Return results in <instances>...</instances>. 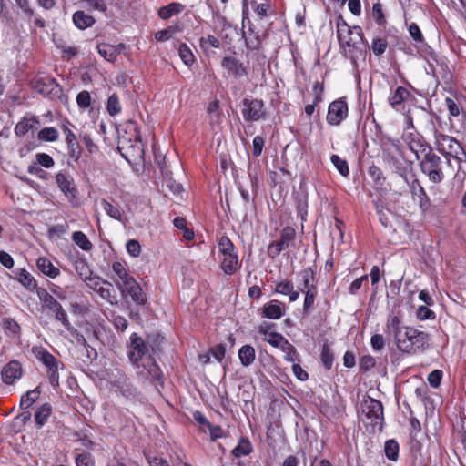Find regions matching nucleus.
<instances>
[{
    "mask_svg": "<svg viewBox=\"0 0 466 466\" xmlns=\"http://www.w3.org/2000/svg\"><path fill=\"white\" fill-rule=\"evenodd\" d=\"M127 355L141 380L156 385L160 382L162 371L155 360L147 355V348L143 339L136 333L130 336Z\"/></svg>",
    "mask_w": 466,
    "mask_h": 466,
    "instance_id": "obj_1",
    "label": "nucleus"
},
{
    "mask_svg": "<svg viewBox=\"0 0 466 466\" xmlns=\"http://www.w3.org/2000/svg\"><path fill=\"white\" fill-rule=\"evenodd\" d=\"M112 270L116 276L114 281L123 295L129 296L137 305H143L146 299L142 293V289L136 279L129 274L125 265L116 261L112 264Z\"/></svg>",
    "mask_w": 466,
    "mask_h": 466,
    "instance_id": "obj_2",
    "label": "nucleus"
},
{
    "mask_svg": "<svg viewBox=\"0 0 466 466\" xmlns=\"http://www.w3.org/2000/svg\"><path fill=\"white\" fill-rule=\"evenodd\" d=\"M360 418L366 427H370L373 431H381L384 420L381 402L370 396H364L360 402Z\"/></svg>",
    "mask_w": 466,
    "mask_h": 466,
    "instance_id": "obj_3",
    "label": "nucleus"
},
{
    "mask_svg": "<svg viewBox=\"0 0 466 466\" xmlns=\"http://www.w3.org/2000/svg\"><path fill=\"white\" fill-rule=\"evenodd\" d=\"M434 143L436 149L444 157H451L459 163L466 159V152L461 143L454 137L442 134L437 129H433Z\"/></svg>",
    "mask_w": 466,
    "mask_h": 466,
    "instance_id": "obj_4",
    "label": "nucleus"
},
{
    "mask_svg": "<svg viewBox=\"0 0 466 466\" xmlns=\"http://www.w3.org/2000/svg\"><path fill=\"white\" fill-rule=\"evenodd\" d=\"M337 36L342 47H357L363 40L361 28L350 27L342 17L337 21Z\"/></svg>",
    "mask_w": 466,
    "mask_h": 466,
    "instance_id": "obj_5",
    "label": "nucleus"
},
{
    "mask_svg": "<svg viewBox=\"0 0 466 466\" xmlns=\"http://www.w3.org/2000/svg\"><path fill=\"white\" fill-rule=\"evenodd\" d=\"M441 163V157L431 150L421 157L420 167L431 182L438 184L444 179Z\"/></svg>",
    "mask_w": 466,
    "mask_h": 466,
    "instance_id": "obj_6",
    "label": "nucleus"
},
{
    "mask_svg": "<svg viewBox=\"0 0 466 466\" xmlns=\"http://www.w3.org/2000/svg\"><path fill=\"white\" fill-rule=\"evenodd\" d=\"M34 356L46 368L50 384L56 387L59 384L58 360L41 346L32 348Z\"/></svg>",
    "mask_w": 466,
    "mask_h": 466,
    "instance_id": "obj_7",
    "label": "nucleus"
},
{
    "mask_svg": "<svg viewBox=\"0 0 466 466\" xmlns=\"http://www.w3.org/2000/svg\"><path fill=\"white\" fill-rule=\"evenodd\" d=\"M241 113L246 121L256 122L263 118L265 115L264 103L262 100L245 98L242 101Z\"/></svg>",
    "mask_w": 466,
    "mask_h": 466,
    "instance_id": "obj_8",
    "label": "nucleus"
},
{
    "mask_svg": "<svg viewBox=\"0 0 466 466\" xmlns=\"http://www.w3.org/2000/svg\"><path fill=\"white\" fill-rule=\"evenodd\" d=\"M404 179L409 185V189L412 195L413 199L418 201L419 206L422 211H426L430 208L431 202L420 181L413 176L410 177L405 176Z\"/></svg>",
    "mask_w": 466,
    "mask_h": 466,
    "instance_id": "obj_9",
    "label": "nucleus"
},
{
    "mask_svg": "<svg viewBox=\"0 0 466 466\" xmlns=\"http://www.w3.org/2000/svg\"><path fill=\"white\" fill-rule=\"evenodd\" d=\"M348 116V105L343 99L330 103L327 114V122L330 125H339Z\"/></svg>",
    "mask_w": 466,
    "mask_h": 466,
    "instance_id": "obj_10",
    "label": "nucleus"
},
{
    "mask_svg": "<svg viewBox=\"0 0 466 466\" xmlns=\"http://www.w3.org/2000/svg\"><path fill=\"white\" fill-rule=\"evenodd\" d=\"M56 183L69 201H72L76 198L77 188L74 178L70 174L58 172L56 175Z\"/></svg>",
    "mask_w": 466,
    "mask_h": 466,
    "instance_id": "obj_11",
    "label": "nucleus"
},
{
    "mask_svg": "<svg viewBox=\"0 0 466 466\" xmlns=\"http://www.w3.org/2000/svg\"><path fill=\"white\" fill-rule=\"evenodd\" d=\"M409 148L415 154L417 159H420L431 150V147L419 134H409L405 137Z\"/></svg>",
    "mask_w": 466,
    "mask_h": 466,
    "instance_id": "obj_12",
    "label": "nucleus"
},
{
    "mask_svg": "<svg viewBox=\"0 0 466 466\" xmlns=\"http://www.w3.org/2000/svg\"><path fill=\"white\" fill-rule=\"evenodd\" d=\"M23 374L22 365L17 360H11L2 369V380L5 384L11 385L19 380Z\"/></svg>",
    "mask_w": 466,
    "mask_h": 466,
    "instance_id": "obj_13",
    "label": "nucleus"
},
{
    "mask_svg": "<svg viewBox=\"0 0 466 466\" xmlns=\"http://www.w3.org/2000/svg\"><path fill=\"white\" fill-rule=\"evenodd\" d=\"M285 314V306L277 299H272L261 308L260 315L262 318L269 319H279Z\"/></svg>",
    "mask_w": 466,
    "mask_h": 466,
    "instance_id": "obj_14",
    "label": "nucleus"
},
{
    "mask_svg": "<svg viewBox=\"0 0 466 466\" xmlns=\"http://www.w3.org/2000/svg\"><path fill=\"white\" fill-rule=\"evenodd\" d=\"M221 66L229 76L235 78H240L247 75L242 62L234 56H225L221 61Z\"/></svg>",
    "mask_w": 466,
    "mask_h": 466,
    "instance_id": "obj_15",
    "label": "nucleus"
},
{
    "mask_svg": "<svg viewBox=\"0 0 466 466\" xmlns=\"http://www.w3.org/2000/svg\"><path fill=\"white\" fill-rule=\"evenodd\" d=\"M295 238V230L290 227H286L283 228L280 234V238L278 241H275L270 244V250L274 253V255H279L284 249H286L289 243L293 241Z\"/></svg>",
    "mask_w": 466,
    "mask_h": 466,
    "instance_id": "obj_16",
    "label": "nucleus"
},
{
    "mask_svg": "<svg viewBox=\"0 0 466 466\" xmlns=\"http://www.w3.org/2000/svg\"><path fill=\"white\" fill-rule=\"evenodd\" d=\"M62 129L67 144L68 155L71 158L77 160L81 155V147L76 140V136L67 125H63Z\"/></svg>",
    "mask_w": 466,
    "mask_h": 466,
    "instance_id": "obj_17",
    "label": "nucleus"
},
{
    "mask_svg": "<svg viewBox=\"0 0 466 466\" xmlns=\"http://www.w3.org/2000/svg\"><path fill=\"white\" fill-rule=\"evenodd\" d=\"M413 334H415V329L405 327L396 337H394L396 346L400 351L411 353L410 339Z\"/></svg>",
    "mask_w": 466,
    "mask_h": 466,
    "instance_id": "obj_18",
    "label": "nucleus"
},
{
    "mask_svg": "<svg viewBox=\"0 0 466 466\" xmlns=\"http://www.w3.org/2000/svg\"><path fill=\"white\" fill-rule=\"evenodd\" d=\"M410 96L411 94L407 88L398 86L395 90L391 91L388 97V102L393 109L399 111L402 104L407 101Z\"/></svg>",
    "mask_w": 466,
    "mask_h": 466,
    "instance_id": "obj_19",
    "label": "nucleus"
},
{
    "mask_svg": "<svg viewBox=\"0 0 466 466\" xmlns=\"http://www.w3.org/2000/svg\"><path fill=\"white\" fill-rule=\"evenodd\" d=\"M264 340L275 348H279L283 351L288 353H294V347L280 334L275 331L267 334V338Z\"/></svg>",
    "mask_w": 466,
    "mask_h": 466,
    "instance_id": "obj_20",
    "label": "nucleus"
},
{
    "mask_svg": "<svg viewBox=\"0 0 466 466\" xmlns=\"http://www.w3.org/2000/svg\"><path fill=\"white\" fill-rule=\"evenodd\" d=\"M406 326L402 325V318L399 314H390L388 316L385 332L391 337H396Z\"/></svg>",
    "mask_w": 466,
    "mask_h": 466,
    "instance_id": "obj_21",
    "label": "nucleus"
},
{
    "mask_svg": "<svg viewBox=\"0 0 466 466\" xmlns=\"http://www.w3.org/2000/svg\"><path fill=\"white\" fill-rule=\"evenodd\" d=\"M221 268L227 275L235 274L239 268L238 257L237 252L228 255H223L221 258Z\"/></svg>",
    "mask_w": 466,
    "mask_h": 466,
    "instance_id": "obj_22",
    "label": "nucleus"
},
{
    "mask_svg": "<svg viewBox=\"0 0 466 466\" xmlns=\"http://www.w3.org/2000/svg\"><path fill=\"white\" fill-rule=\"evenodd\" d=\"M39 125L38 120L34 117H23L15 126V133L18 137H23L30 130L37 129Z\"/></svg>",
    "mask_w": 466,
    "mask_h": 466,
    "instance_id": "obj_23",
    "label": "nucleus"
},
{
    "mask_svg": "<svg viewBox=\"0 0 466 466\" xmlns=\"http://www.w3.org/2000/svg\"><path fill=\"white\" fill-rule=\"evenodd\" d=\"M74 25L80 30H85L91 27L95 23V18L86 14L84 11H76L73 14L72 17Z\"/></svg>",
    "mask_w": 466,
    "mask_h": 466,
    "instance_id": "obj_24",
    "label": "nucleus"
},
{
    "mask_svg": "<svg viewBox=\"0 0 466 466\" xmlns=\"http://www.w3.org/2000/svg\"><path fill=\"white\" fill-rule=\"evenodd\" d=\"M37 296L43 308L52 311L53 313L61 306V304L45 289H38Z\"/></svg>",
    "mask_w": 466,
    "mask_h": 466,
    "instance_id": "obj_25",
    "label": "nucleus"
},
{
    "mask_svg": "<svg viewBox=\"0 0 466 466\" xmlns=\"http://www.w3.org/2000/svg\"><path fill=\"white\" fill-rule=\"evenodd\" d=\"M36 266L43 274L51 279L56 278L60 273L59 269L46 258H39L36 261Z\"/></svg>",
    "mask_w": 466,
    "mask_h": 466,
    "instance_id": "obj_26",
    "label": "nucleus"
},
{
    "mask_svg": "<svg viewBox=\"0 0 466 466\" xmlns=\"http://www.w3.org/2000/svg\"><path fill=\"white\" fill-rule=\"evenodd\" d=\"M238 359L244 367L250 366L256 359L255 349L250 345H244L238 350Z\"/></svg>",
    "mask_w": 466,
    "mask_h": 466,
    "instance_id": "obj_27",
    "label": "nucleus"
},
{
    "mask_svg": "<svg viewBox=\"0 0 466 466\" xmlns=\"http://www.w3.org/2000/svg\"><path fill=\"white\" fill-rule=\"evenodd\" d=\"M119 377L116 380L111 381L112 390L117 393L121 394L123 396H127L131 394L130 385L127 381V379L125 375L121 374L120 371H117Z\"/></svg>",
    "mask_w": 466,
    "mask_h": 466,
    "instance_id": "obj_28",
    "label": "nucleus"
},
{
    "mask_svg": "<svg viewBox=\"0 0 466 466\" xmlns=\"http://www.w3.org/2000/svg\"><path fill=\"white\" fill-rule=\"evenodd\" d=\"M57 86L54 78L46 76L35 80V87L40 94L48 95Z\"/></svg>",
    "mask_w": 466,
    "mask_h": 466,
    "instance_id": "obj_29",
    "label": "nucleus"
},
{
    "mask_svg": "<svg viewBox=\"0 0 466 466\" xmlns=\"http://www.w3.org/2000/svg\"><path fill=\"white\" fill-rule=\"evenodd\" d=\"M15 279L26 289L32 290L35 288L36 282L33 276L25 268H19L14 272Z\"/></svg>",
    "mask_w": 466,
    "mask_h": 466,
    "instance_id": "obj_30",
    "label": "nucleus"
},
{
    "mask_svg": "<svg viewBox=\"0 0 466 466\" xmlns=\"http://www.w3.org/2000/svg\"><path fill=\"white\" fill-rule=\"evenodd\" d=\"M184 6L180 3L173 2L166 6H162L158 10V15L163 20H167L175 15L182 12Z\"/></svg>",
    "mask_w": 466,
    "mask_h": 466,
    "instance_id": "obj_31",
    "label": "nucleus"
},
{
    "mask_svg": "<svg viewBox=\"0 0 466 466\" xmlns=\"http://www.w3.org/2000/svg\"><path fill=\"white\" fill-rule=\"evenodd\" d=\"M410 344L411 353L417 350H424L428 344V334L415 329V334L412 335Z\"/></svg>",
    "mask_w": 466,
    "mask_h": 466,
    "instance_id": "obj_32",
    "label": "nucleus"
},
{
    "mask_svg": "<svg viewBox=\"0 0 466 466\" xmlns=\"http://www.w3.org/2000/svg\"><path fill=\"white\" fill-rule=\"evenodd\" d=\"M97 49L98 53L107 61L113 62L116 59L118 50L115 46L104 43L98 45Z\"/></svg>",
    "mask_w": 466,
    "mask_h": 466,
    "instance_id": "obj_33",
    "label": "nucleus"
},
{
    "mask_svg": "<svg viewBox=\"0 0 466 466\" xmlns=\"http://www.w3.org/2000/svg\"><path fill=\"white\" fill-rule=\"evenodd\" d=\"M51 406L47 403L40 406L35 413V420L38 427H42L48 420L51 414Z\"/></svg>",
    "mask_w": 466,
    "mask_h": 466,
    "instance_id": "obj_34",
    "label": "nucleus"
},
{
    "mask_svg": "<svg viewBox=\"0 0 466 466\" xmlns=\"http://www.w3.org/2000/svg\"><path fill=\"white\" fill-rule=\"evenodd\" d=\"M40 390L38 388L28 390L25 394L21 397L20 406L23 410L30 408L39 398Z\"/></svg>",
    "mask_w": 466,
    "mask_h": 466,
    "instance_id": "obj_35",
    "label": "nucleus"
},
{
    "mask_svg": "<svg viewBox=\"0 0 466 466\" xmlns=\"http://www.w3.org/2000/svg\"><path fill=\"white\" fill-rule=\"evenodd\" d=\"M59 133L56 127H44L38 132L37 137L41 141L54 142L58 139Z\"/></svg>",
    "mask_w": 466,
    "mask_h": 466,
    "instance_id": "obj_36",
    "label": "nucleus"
},
{
    "mask_svg": "<svg viewBox=\"0 0 466 466\" xmlns=\"http://www.w3.org/2000/svg\"><path fill=\"white\" fill-rule=\"evenodd\" d=\"M330 161L342 177H349L350 168L348 162L345 159H342L339 156L334 154L331 155Z\"/></svg>",
    "mask_w": 466,
    "mask_h": 466,
    "instance_id": "obj_37",
    "label": "nucleus"
},
{
    "mask_svg": "<svg viewBox=\"0 0 466 466\" xmlns=\"http://www.w3.org/2000/svg\"><path fill=\"white\" fill-rule=\"evenodd\" d=\"M399 443L395 440H388L385 442L384 452L386 457L390 461H397L399 457Z\"/></svg>",
    "mask_w": 466,
    "mask_h": 466,
    "instance_id": "obj_38",
    "label": "nucleus"
},
{
    "mask_svg": "<svg viewBox=\"0 0 466 466\" xmlns=\"http://www.w3.org/2000/svg\"><path fill=\"white\" fill-rule=\"evenodd\" d=\"M106 110L111 116H115L121 113L122 107L119 97L116 94H112L106 103Z\"/></svg>",
    "mask_w": 466,
    "mask_h": 466,
    "instance_id": "obj_39",
    "label": "nucleus"
},
{
    "mask_svg": "<svg viewBox=\"0 0 466 466\" xmlns=\"http://www.w3.org/2000/svg\"><path fill=\"white\" fill-rule=\"evenodd\" d=\"M72 239L81 249L85 251H88L92 248V243L82 231L74 232Z\"/></svg>",
    "mask_w": 466,
    "mask_h": 466,
    "instance_id": "obj_40",
    "label": "nucleus"
},
{
    "mask_svg": "<svg viewBox=\"0 0 466 466\" xmlns=\"http://www.w3.org/2000/svg\"><path fill=\"white\" fill-rule=\"evenodd\" d=\"M252 451L251 443L248 440L241 439L238 446H236L232 453L235 457L239 458L248 455Z\"/></svg>",
    "mask_w": 466,
    "mask_h": 466,
    "instance_id": "obj_41",
    "label": "nucleus"
},
{
    "mask_svg": "<svg viewBox=\"0 0 466 466\" xmlns=\"http://www.w3.org/2000/svg\"><path fill=\"white\" fill-rule=\"evenodd\" d=\"M84 6L89 11H97L106 13L107 10V4L106 0H82Z\"/></svg>",
    "mask_w": 466,
    "mask_h": 466,
    "instance_id": "obj_42",
    "label": "nucleus"
},
{
    "mask_svg": "<svg viewBox=\"0 0 466 466\" xmlns=\"http://www.w3.org/2000/svg\"><path fill=\"white\" fill-rule=\"evenodd\" d=\"M299 277L301 278L302 286H303L299 289L308 290V289H310L311 287H316L315 284L313 283L314 272L311 268H305L302 271H300Z\"/></svg>",
    "mask_w": 466,
    "mask_h": 466,
    "instance_id": "obj_43",
    "label": "nucleus"
},
{
    "mask_svg": "<svg viewBox=\"0 0 466 466\" xmlns=\"http://www.w3.org/2000/svg\"><path fill=\"white\" fill-rule=\"evenodd\" d=\"M100 206L103 208V210L108 215L110 218L120 221L122 218V214L120 210L114 207L111 203H109L106 199L103 198L100 201Z\"/></svg>",
    "mask_w": 466,
    "mask_h": 466,
    "instance_id": "obj_44",
    "label": "nucleus"
},
{
    "mask_svg": "<svg viewBox=\"0 0 466 466\" xmlns=\"http://www.w3.org/2000/svg\"><path fill=\"white\" fill-rule=\"evenodd\" d=\"M317 295V288L311 287L310 289L305 290V298H304V303H303V310L306 313H309L311 311L315 298Z\"/></svg>",
    "mask_w": 466,
    "mask_h": 466,
    "instance_id": "obj_45",
    "label": "nucleus"
},
{
    "mask_svg": "<svg viewBox=\"0 0 466 466\" xmlns=\"http://www.w3.org/2000/svg\"><path fill=\"white\" fill-rule=\"evenodd\" d=\"M75 269L83 281L93 274L88 264L83 259L75 262Z\"/></svg>",
    "mask_w": 466,
    "mask_h": 466,
    "instance_id": "obj_46",
    "label": "nucleus"
},
{
    "mask_svg": "<svg viewBox=\"0 0 466 466\" xmlns=\"http://www.w3.org/2000/svg\"><path fill=\"white\" fill-rule=\"evenodd\" d=\"M178 54L185 65L191 66L194 63L195 56L191 49L186 44L179 45Z\"/></svg>",
    "mask_w": 466,
    "mask_h": 466,
    "instance_id": "obj_47",
    "label": "nucleus"
},
{
    "mask_svg": "<svg viewBox=\"0 0 466 466\" xmlns=\"http://www.w3.org/2000/svg\"><path fill=\"white\" fill-rule=\"evenodd\" d=\"M218 252L223 255L236 253L232 241L228 237H221L218 241Z\"/></svg>",
    "mask_w": 466,
    "mask_h": 466,
    "instance_id": "obj_48",
    "label": "nucleus"
},
{
    "mask_svg": "<svg viewBox=\"0 0 466 466\" xmlns=\"http://www.w3.org/2000/svg\"><path fill=\"white\" fill-rule=\"evenodd\" d=\"M320 358L324 367L330 370L333 364V352L326 343L322 346Z\"/></svg>",
    "mask_w": 466,
    "mask_h": 466,
    "instance_id": "obj_49",
    "label": "nucleus"
},
{
    "mask_svg": "<svg viewBox=\"0 0 466 466\" xmlns=\"http://www.w3.org/2000/svg\"><path fill=\"white\" fill-rule=\"evenodd\" d=\"M84 282L89 289H93L96 292L99 289V288L102 285L111 286V284L108 281H104L98 276L94 274H92L89 278L86 279Z\"/></svg>",
    "mask_w": 466,
    "mask_h": 466,
    "instance_id": "obj_50",
    "label": "nucleus"
},
{
    "mask_svg": "<svg viewBox=\"0 0 466 466\" xmlns=\"http://www.w3.org/2000/svg\"><path fill=\"white\" fill-rule=\"evenodd\" d=\"M91 95L88 91L83 90L76 96V104L80 109L86 110L91 106Z\"/></svg>",
    "mask_w": 466,
    "mask_h": 466,
    "instance_id": "obj_51",
    "label": "nucleus"
},
{
    "mask_svg": "<svg viewBox=\"0 0 466 466\" xmlns=\"http://www.w3.org/2000/svg\"><path fill=\"white\" fill-rule=\"evenodd\" d=\"M35 161L38 165L45 168H51L55 165L54 159L46 153H37L35 155Z\"/></svg>",
    "mask_w": 466,
    "mask_h": 466,
    "instance_id": "obj_52",
    "label": "nucleus"
},
{
    "mask_svg": "<svg viewBox=\"0 0 466 466\" xmlns=\"http://www.w3.org/2000/svg\"><path fill=\"white\" fill-rule=\"evenodd\" d=\"M388 46V42L384 38H376L372 41L371 48L376 56L382 55Z\"/></svg>",
    "mask_w": 466,
    "mask_h": 466,
    "instance_id": "obj_53",
    "label": "nucleus"
},
{
    "mask_svg": "<svg viewBox=\"0 0 466 466\" xmlns=\"http://www.w3.org/2000/svg\"><path fill=\"white\" fill-rule=\"evenodd\" d=\"M445 106L449 111L451 116H458L461 114V107L459 104L451 97L445 98Z\"/></svg>",
    "mask_w": 466,
    "mask_h": 466,
    "instance_id": "obj_54",
    "label": "nucleus"
},
{
    "mask_svg": "<svg viewBox=\"0 0 466 466\" xmlns=\"http://www.w3.org/2000/svg\"><path fill=\"white\" fill-rule=\"evenodd\" d=\"M54 313H55L56 319L60 321L67 330L72 329V325L70 324V322L68 320L67 314L62 306H60Z\"/></svg>",
    "mask_w": 466,
    "mask_h": 466,
    "instance_id": "obj_55",
    "label": "nucleus"
},
{
    "mask_svg": "<svg viewBox=\"0 0 466 466\" xmlns=\"http://www.w3.org/2000/svg\"><path fill=\"white\" fill-rule=\"evenodd\" d=\"M372 16H373V19L375 20V22L379 25H382L386 23V20H385V17L383 15V11H382V6L380 3H376L373 5Z\"/></svg>",
    "mask_w": 466,
    "mask_h": 466,
    "instance_id": "obj_56",
    "label": "nucleus"
},
{
    "mask_svg": "<svg viewBox=\"0 0 466 466\" xmlns=\"http://www.w3.org/2000/svg\"><path fill=\"white\" fill-rule=\"evenodd\" d=\"M127 253L133 257L137 258L139 256L141 251V246L137 240L130 239L127 242L126 245Z\"/></svg>",
    "mask_w": 466,
    "mask_h": 466,
    "instance_id": "obj_57",
    "label": "nucleus"
},
{
    "mask_svg": "<svg viewBox=\"0 0 466 466\" xmlns=\"http://www.w3.org/2000/svg\"><path fill=\"white\" fill-rule=\"evenodd\" d=\"M200 45L204 48H208V47L218 48L220 46V41L215 35H208L207 37H202L200 39Z\"/></svg>",
    "mask_w": 466,
    "mask_h": 466,
    "instance_id": "obj_58",
    "label": "nucleus"
},
{
    "mask_svg": "<svg viewBox=\"0 0 466 466\" xmlns=\"http://www.w3.org/2000/svg\"><path fill=\"white\" fill-rule=\"evenodd\" d=\"M416 315L420 320L435 319V313L426 306H420L417 309Z\"/></svg>",
    "mask_w": 466,
    "mask_h": 466,
    "instance_id": "obj_59",
    "label": "nucleus"
},
{
    "mask_svg": "<svg viewBox=\"0 0 466 466\" xmlns=\"http://www.w3.org/2000/svg\"><path fill=\"white\" fill-rule=\"evenodd\" d=\"M294 289L293 283L289 280L280 281L276 284L275 292L288 295Z\"/></svg>",
    "mask_w": 466,
    "mask_h": 466,
    "instance_id": "obj_60",
    "label": "nucleus"
},
{
    "mask_svg": "<svg viewBox=\"0 0 466 466\" xmlns=\"http://www.w3.org/2000/svg\"><path fill=\"white\" fill-rule=\"evenodd\" d=\"M76 466H94V461L89 453L82 452L76 457Z\"/></svg>",
    "mask_w": 466,
    "mask_h": 466,
    "instance_id": "obj_61",
    "label": "nucleus"
},
{
    "mask_svg": "<svg viewBox=\"0 0 466 466\" xmlns=\"http://www.w3.org/2000/svg\"><path fill=\"white\" fill-rule=\"evenodd\" d=\"M369 175L376 184L382 185L384 181L382 171L376 166H371L369 168Z\"/></svg>",
    "mask_w": 466,
    "mask_h": 466,
    "instance_id": "obj_62",
    "label": "nucleus"
},
{
    "mask_svg": "<svg viewBox=\"0 0 466 466\" xmlns=\"http://www.w3.org/2000/svg\"><path fill=\"white\" fill-rule=\"evenodd\" d=\"M265 140L261 136H256L253 138V155L258 157L261 155L264 147Z\"/></svg>",
    "mask_w": 466,
    "mask_h": 466,
    "instance_id": "obj_63",
    "label": "nucleus"
},
{
    "mask_svg": "<svg viewBox=\"0 0 466 466\" xmlns=\"http://www.w3.org/2000/svg\"><path fill=\"white\" fill-rule=\"evenodd\" d=\"M441 377H442V372L441 370H435L431 371L428 375L429 384L433 388L439 387L441 384Z\"/></svg>",
    "mask_w": 466,
    "mask_h": 466,
    "instance_id": "obj_64",
    "label": "nucleus"
}]
</instances>
